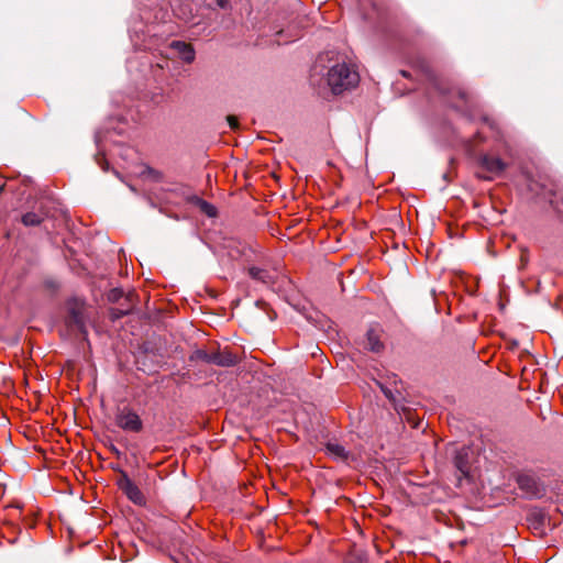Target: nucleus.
Returning <instances> with one entry per match:
<instances>
[{"label": "nucleus", "mask_w": 563, "mask_h": 563, "mask_svg": "<svg viewBox=\"0 0 563 563\" xmlns=\"http://www.w3.org/2000/svg\"><path fill=\"white\" fill-rule=\"evenodd\" d=\"M201 210L209 217H216L217 216V209L214 206L206 202V201H201Z\"/></svg>", "instance_id": "obj_13"}, {"label": "nucleus", "mask_w": 563, "mask_h": 563, "mask_svg": "<svg viewBox=\"0 0 563 563\" xmlns=\"http://www.w3.org/2000/svg\"><path fill=\"white\" fill-rule=\"evenodd\" d=\"M119 487L126 495V497L136 505H142L145 501L144 495L140 488L128 477L124 476L119 482Z\"/></svg>", "instance_id": "obj_5"}, {"label": "nucleus", "mask_w": 563, "mask_h": 563, "mask_svg": "<svg viewBox=\"0 0 563 563\" xmlns=\"http://www.w3.org/2000/svg\"><path fill=\"white\" fill-rule=\"evenodd\" d=\"M358 80L360 76L354 66L345 62L336 63L328 71V84L333 93L355 87Z\"/></svg>", "instance_id": "obj_1"}, {"label": "nucleus", "mask_w": 563, "mask_h": 563, "mask_svg": "<svg viewBox=\"0 0 563 563\" xmlns=\"http://www.w3.org/2000/svg\"><path fill=\"white\" fill-rule=\"evenodd\" d=\"M249 273H250V276L253 278V279H256V280H260L262 282L263 284H269L272 283V276L271 274L265 271V269H262V268H258V267H251L249 269Z\"/></svg>", "instance_id": "obj_10"}, {"label": "nucleus", "mask_w": 563, "mask_h": 563, "mask_svg": "<svg viewBox=\"0 0 563 563\" xmlns=\"http://www.w3.org/2000/svg\"><path fill=\"white\" fill-rule=\"evenodd\" d=\"M466 455H467V453H466L465 449H462L461 451L457 452V454L455 456V461H454L455 466L461 472V474L464 476H467L470 473V466L465 460Z\"/></svg>", "instance_id": "obj_9"}, {"label": "nucleus", "mask_w": 563, "mask_h": 563, "mask_svg": "<svg viewBox=\"0 0 563 563\" xmlns=\"http://www.w3.org/2000/svg\"><path fill=\"white\" fill-rule=\"evenodd\" d=\"M218 5L221 7V8H224L225 4H227V0H216Z\"/></svg>", "instance_id": "obj_16"}, {"label": "nucleus", "mask_w": 563, "mask_h": 563, "mask_svg": "<svg viewBox=\"0 0 563 563\" xmlns=\"http://www.w3.org/2000/svg\"><path fill=\"white\" fill-rule=\"evenodd\" d=\"M461 98H466V93L465 92H461Z\"/></svg>", "instance_id": "obj_17"}, {"label": "nucleus", "mask_w": 563, "mask_h": 563, "mask_svg": "<svg viewBox=\"0 0 563 563\" xmlns=\"http://www.w3.org/2000/svg\"><path fill=\"white\" fill-rule=\"evenodd\" d=\"M198 357L207 363L216 364L219 366H232L236 363V357L230 352H212L207 353L199 351Z\"/></svg>", "instance_id": "obj_4"}, {"label": "nucleus", "mask_w": 563, "mask_h": 563, "mask_svg": "<svg viewBox=\"0 0 563 563\" xmlns=\"http://www.w3.org/2000/svg\"><path fill=\"white\" fill-rule=\"evenodd\" d=\"M115 422L125 431L139 432L142 430V420L139 415L128 407H123L117 412Z\"/></svg>", "instance_id": "obj_2"}, {"label": "nucleus", "mask_w": 563, "mask_h": 563, "mask_svg": "<svg viewBox=\"0 0 563 563\" xmlns=\"http://www.w3.org/2000/svg\"><path fill=\"white\" fill-rule=\"evenodd\" d=\"M517 483L519 487L530 494L531 496L539 497L542 494V489L540 488L539 484L534 479L533 476L528 474H521L517 478Z\"/></svg>", "instance_id": "obj_6"}, {"label": "nucleus", "mask_w": 563, "mask_h": 563, "mask_svg": "<svg viewBox=\"0 0 563 563\" xmlns=\"http://www.w3.org/2000/svg\"><path fill=\"white\" fill-rule=\"evenodd\" d=\"M479 164L487 175H478L483 179H493V177L500 175L507 167V164L499 157L492 155H483L479 159Z\"/></svg>", "instance_id": "obj_3"}, {"label": "nucleus", "mask_w": 563, "mask_h": 563, "mask_svg": "<svg viewBox=\"0 0 563 563\" xmlns=\"http://www.w3.org/2000/svg\"><path fill=\"white\" fill-rule=\"evenodd\" d=\"M41 221H42V218L34 212H27L22 217V222L25 225H37L41 223Z\"/></svg>", "instance_id": "obj_12"}, {"label": "nucleus", "mask_w": 563, "mask_h": 563, "mask_svg": "<svg viewBox=\"0 0 563 563\" xmlns=\"http://www.w3.org/2000/svg\"><path fill=\"white\" fill-rule=\"evenodd\" d=\"M170 47L176 51L184 62L191 63L195 59V51L190 44L181 41H174Z\"/></svg>", "instance_id": "obj_7"}, {"label": "nucleus", "mask_w": 563, "mask_h": 563, "mask_svg": "<svg viewBox=\"0 0 563 563\" xmlns=\"http://www.w3.org/2000/svg\"><path fill=\"white\" fill-rule=\"evenodd\" d=\"M550 202L558 209L559 212L563 213V201L561 205H559V202L556 200L551 199Z\"/></svg>", "instance_id": "obj_15"}, {"label": "nucleus", "mask_w": 563, "mask_h": 563, "mask_svg": "<svg viewBox=\"0 0 563 563\" xmlns=\"http://www.w3.org/2000/svg\"><path fill=\"white\" fill-rule=\"evenodd\" d=\"M366 347L373 352H379L383 349L380 336L376 330L371 329L366 334Z\"/></svg>", "instance_id": "obj_8"}, {"label": "nucleus", "mask_w": 563, "mask_h": 563, "mask_svg": "<svg viewBox=\"0 0 563 563\" xmlns=\"http://www.w3.org/2000/svg\"><path fill=\"white\" fill-rule=\"evenodd\" d=\"M227 120H228V123H229L231 129L235 130V129L239 128V122H238V118L236 117L228 115Z\"/></svg>", "instance_id": "obj_14"}, {"label": "nucleus", "mask_w": 563, "mask_h": 563, "mask_svg": "<svg viewBox=\"0 0 563 563\" xmlns=\"http://www.w3.org/2000/svg\"><path fill=\"white\" fill-rule=\"evenodd\" d=\"M327 449H328L329 453L333 454L336 457L344 459L346 456L345 449L341 444L329 443L327 445Z\"/></svg>", "instance_id": "obj_11"}]
</instances>
